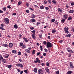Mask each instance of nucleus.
Instances as JSON below:
<instances>
[{
	"label": "nucleus",
	"instance_id": "bf43d9fd",
	"mask_svg": "<svg viewBox=\"0 0 74 74\" xmlns=\"http://www.w3.org/2000/svg\"><path fill=\"white\" fill-rule=\"evenodd\" d=\"M44 3V4H47V1H46V0H45V1H44L43 2Z\"/></svg>",
	"mask_w": 74,
	"mask_h": 74
},
{
	"label": "nucleus",
	"instance_id": "423d86ee",
	"mask_svg": "<svg viewBox=\"0 0 74 74\" xmlns=\"http://www.w3.org/2000/svg\"><path fill=\"white\" fill-rule=\"evenodd\" d=\"M69 16V15L68 14H65V15H63V18L64 19L66 20L67 19V18Z\"/></svg>",
	"mask_w": 74,
	"mask_h": 74
},
{
	"label": "nucleus",
	"instance_id": "72a5a7b5",
	"mask_svg": "<svg viewBox=\"0 0 74 74\" xmlns=\"http://www.w3.org/2000/svg\"><path fill=\"white\" fill-rule=\"evenodd\" d=\"M54 23L56 24V25H59V22H58L57 21H55Z\"/></svg>",
	"mask_w": 74,
	"mask_h": 74
},
{
	"label": "nucleus",
	"instance_id": "c85d7f7f",
	"mask_svg": "<svg viewBox=\"0 0 74 74\" xmlns=\"http://www.w3.org/2000/svg\"><path fill=\"white\" fill-rule=\"evenodd\" d=\"M2 45L3 47H7L8 46V45L6 44H3Z\"/></svg>",
	"mask_w": 74,
	"mask_h": 74
},
{
	"label": "nucleus",
	"instance_id": "393cba45",
	"mask_svg": "<svg viewBox=\"0 0 74 74\" xmlns=\"http://www.w3.org/2000/svg\"><path fill=\"white\" fill-rule=\"evenodd\" d=\"M71 34H69L68 35H66L65 37H71Z\"/></svg>",
	"mask_w": 74,
	"mask_h": 74
},
{
	"label": "nucleus",
	"instance_id": "0e129e2a",
	"mask_svg": "<svg viewBox=\"0 0 74 74\" xmlns=\"http://www.w3.org/2000/svg\"><path fill=\"white\" fill-rule=\"evenodd\" d=\"M71 4L72 5H74V3L73 2H72V3H71Z\"/></svg>",
	"mask_w": 74,
	"mask_h": 74
},
{
	"label": "nucleus",
	"instance_id": "de8ad7c7",
	"mask_svg": "<svg viewBox=\"0 0 74 74\" xmlns=\"http://www.w3.org/2000/svg\"><path fill=\"white\" fill-rule=\"evenodd\" d=\"M44 45H46L47 44V42L46 41H44L43 42Z\"/></svg>",
	"mask_w": 74,
	"mask_h": 74
},
{
	"label": "nucleus",
	"instance_id": "1a4fd4ad",
	"mask_svg": "<svg viewBox=\"0 0 74 74\" xmlns=\"http://www.w3.org/2000/svg\"><path fill=\"white\" fill-rule=\"evenodd\" d=\"M3 59V57L2 56V55L0 56V64H1V60Z\"/></svg>",
	"mask_w": 74,
	"mask_h": 74
},
{
	"label": "nucleus",
	"instance_id": "9d476101",
	"mask_svg": "<svg viewBox=\"0 0 74 74\" xmlns=\"http://www.w3.org/2000/svg\"><path fill=\"white\" fill-rule=\"evenodd\" d=\"M34 62L35 63H37L38 62V63H40V60H36L35 61H34Z\"/></svg>",
	"mask_w": 74,
	"mask_h": 74
},
{
	"label": "nucleus",
	"instance_id": "aec40b11",
	"mask_svg": "<svg viewBox=\"0 0 74 74\" xmlns=\"http://www.w3.org/2000/svg\"><path fill=\"white\" fill-rule=\"evenodd\" d=\"M25 51H26V52H27V53H30V50H28V49H26L25 50Z\"/></svg>",
	"mask_w": 74,
	"mask_h": 74
},
{
	"label": "nucleus",
	"instance_id": "39448f33",
	"mask_svg": "<svg viewBox=\"0 0 74 74\" xmlns=\"http://www.w3.org/2000/svg\"><path fill=\"white\" fill-rule=\"evenodd\" d=\"M16 66L17 67H22V68L23 67V65L20 63L16 64Z\"/></svg>",
	"mask_w": 74,
	"mask_h": 74
},
{
	"label": "nucleus",
	"instance_id": "473e14b6",
	"mask_svg": "<svg viewBox=\"0 0 74 74\" xmlns=\"http://www.w3.org/2000/svg\"><path fill=\"white\" fill-rule=\"evenodd\" d=\"M51 22H54L55 21V18L52 19L51 20Z\"/></svg>",
	"mask_w": 74,
	"mask_h": 74
},
{
	"label": "nucleus",
	"instance_id": "052dcab7",
	"mask_svg": "<svg viewBox=\"0 0 74 74\" xmlns=\"http://www.w3.org/2000/svg\"><path fill=\"white\" fill-rule=\"evenodd\" d=\"M45 8L46 10H49V8L48 7H46Z\"/></svg>",
	"mask_w": 74,
	"mask_h": 74
},
{
	"label": "nucleus",
	"instance_id": "f3484780",
	"mask_svg": "<svg viewBox=\"0 0 74 74\" xmlns=\"http://www.w3.org/2000/svg\"><path fill=\"white\" fill-rule=\"evenodd\" d=\"M72 73V71H69L66 73V74H71Z\"/></svg>",
	"mask_w": 74,
	"mask_h": 74
},
{
	"label": "nucleus",
	"instance_id": "7ed1b4c3",
	"mask_svg": "<svg viewBox=\"0 0 74 74\" xmlns=\"http://www.w3.org/2000/svg\"><path fill=\"white\" fill-rule=\"evenodd\" d=\"M73 63L71 62H69V65L71 69H74V66L73 65Z\"/></svg>",
	"mask_w": 74,
	"mask_h": 74
},
{
	"label": "nucleus",
	"instance_id": "338daca9",
	"mask_svg": "<svg viewBox=\"0 0 74 74\" xmlns=\"http://www.w3.org/2000/svg\"><path fill=\"white\" fill-rule=\"evenodd\" d=\"M19 61H20V62H23V61L21 59H19Z\"/></svg>",
	"mask_w": 74,
	"mask_h": 74
},
{
	"label": "nucleus",
	"instance_id": "f03ea898",
	"mask_svg": "<svg viewBox=\"0 0 74 74\" xmlns=\"http://www.w3.org/2000/svg\"><path fill=\"white\" fill-rule=\"evenodd\" d=\"M53 46V45L51 43V42H48L47 44L46 47L47 48H51Z\"/></svg>",
	"mask_w": 74,
	"mask_h": 74
},
{
	"label": "nucleus",
	"instance_id": "bb28decb",
	"mask_svg": "<svg viewBox=\"0 0 74 74\" xmlns=\"http://www.w3.org/2000/svg\"><path fill=\"white\" fill-rule=\"evenodd\" d=\"M31 22H36V21L34 19H31L30 20Z\"/></svg>",
	"mask_w": 74,
	"mask_h": 74
},
{
	"label": "nucleus",
	"instance_id": "5fc2aeb1",
	"mask_svg": "<svg viewBox=\"0 0 74 74\" xmlns=\"http://www.w3.org/2000/svg\"><path fill=\"white\" fill-rule=\"evenodd\" d=\"M26 5L27 7H29V4L28 3H26Z\"/></svg>",
	"mask_w": 74,
	"mask_h": 74
},
{
	"label": "nucleus",
	"instance_id": "49530a36",
	"mask_svg": "<svg viewBox=\"0 0 74 74\" xmlns=\"http://www.w3.org/2000/svg\"><path fill=\"white\" fill-rule=\"evenodd\" d=\"M44 50L45 51V52H48V49H45Z\"/></svg>",
	"mask_w": 74,
	"mask_h": 74
},
{
	"label": "nucleus",
	"instance_id": "2f4dec72",
	"mask_svg": "<svg viewBox=\"0 0 74 74\" xmlns=\"http://www.w3.org/2000/svg\"><path fill=\"white\" fill-rule=\"evenodd\" d=\"M65 22V19H64V18L62 19L61 20V22L62 23H64Z\"/></svg>",
	"mask_w": 74,
	"mask_h": 74
},
{
	"label": "nucleus",
	"instance_id": "f704fd0d",
	"mask_svg": "<svg viewBox=\"0 0 74 74\" xmlns=\"http://www.w3.org/2000/svg\"><path fill=\"white\" fill-rule=\"evenodd\" d=\"M52 3H53L54 4H56V1L55 0H52Z\"/></svg>",
	"mask_w": 74,
	"mask_h": 74
},
{
	"label": "nucleus",
	"instance_id": "ea45409f",
	"mask_svg": "<svg viewBox=\"0 0 74 74\" xmlns=\"http://www.w3.org/2000/svg\"><path fill=\"white\" fill-rule=\"evenodd\" d=\"M23 43L22 42H21L20 43V47H22L23 46Z\"/></svg>",
	"mask_w": 74,
	"mask_h": 74
},
{
	"label": "nucleus",
	"instance_id": "58836bf2",
	"mask_svg": "<svg viewBox=\"0 0 74 74\" xmlns=\"http://www.w3.org/2000/svg\"><path fill=\"white\" fill-rule=\"evenodd\" d=\"M40 50L42 51H43V48H42V46L40 45Z\"/></svg>",
	"mask_w": 74,
	"mask_h": 74
},
{
	"label": "nucleus",
	"instance_id": "6e6552de",
	"mask_svg": "<svg viewBox=\"0 0 74 74\" xmlns=\"http://www.w3.org/2000/svg\"><path fill=\"white\" fill-rule=\"evenodd\" d=\"M42 72V69H40L38 70V74H40V73H41Z\"/></svg>",
	"mask_w": 74,
	"mask_h": 74
},
{
	"label": "nucleus",
	"instance_id": "ddd939ff",
	"mask_svg": "<svg viewBox=\"0 0 74 74\" xmlns=\"http://www.w3.org/2000/svg\"><path fill=\"white\" fill-rule=\"evenodd\" d=\"M44 7H45V6L43 5H42L40 6V8L41 9V10H42V9H44Z\"/></svg>",
	"mask_w": 74,
	"mask_h": 74
},
{
	"label": "nucleus",
	"instance_id": "4be33fe9",
	"mask_svg": "<svg viewBox=\"0 0 74 74\" xmlns=\"http://www.w3.org/2000/svg\"><path fill=\"white\" fill-rule=\"evenodd\" d=\"M63 11V10L61 9L60 8H58V11L59 12H62V11Z\"/></svg>",
	"mask_w": 74,
	"mask_h": 74
},
{
	"label": "nucleus",
	"instance_id": "3c124183",
	"mask_svg": "<svg viewBox=\"0 0 74 74\" xmlns=\"http://www.w3.org/2000/svg\"><path fill=\"white\" fill-rule=\"evenodd\" d=\"M24 72L25 73H27V69H26L24 71Z\"/></svg>",
	"mask_w": 74,
	"mask_h": 74
},
{
	"label": "nucleus",
	"instance_id": "4d7b16f0",
	"mask_svg": "<svg viewBox=\"0 0 74 74\" xmlns=\"http://www.w3.org/2000/svg\"><path fill=\"white\" fill-rule=\"evenodd\" d=\"M56 72V74H59V71H57Z\"/></svg>",
	"mask_w": 74,
	"mask_h": 74
},
{
	"label": "nucleus",
	"instance_id": "37998d69",
	"mask_svg": "<svg viewBox=\"0 0 74 74\" xmlns=\"http://www.w3.org/2000/svg\"><path fill=\"white\" fill-rule=\"evenodd\" d=\"M41 65L42 66H45V63H42L41 64Z\"/></svg>",
	"mask_w": 74,
	"mask_h": 74
},
{
	"label": "nucleus",
	"instance_id": "69168bd1",
	"mask_svg": "<svg viewBox=\"0 0 74 74\" xmlns=\"http://www.w3.org/2000/svg\"><path fill=\"white\" fill-rule=\"evenodd\" d=\"M26 48V46L23 45V49H24V48Z\"/></svg>",
	"mask_w": 74,
	"mask_h": 74
},
{
	"label": "nucleus",
	"instance_id": "9b49d317",
	"mask_svg": "<svg viewBox=\"0 0 74 74\" xmlns=\"http://www.w3.org/2000/svg\"><path fill=\"white\" fill-rule=\"evenodd\" d=\"M23 39L25 42H28V41H29V40H27V38H25V37H23Z\"/></svg>",
	"mask_w": 74,
	"mask_h": 74
},
{
	"label": "nucleus",
	"instance_id": "864d4df0",
	"mask_svg": "<svg viewBox=\"0 0 74 74\" xmlns=\"http://www.w3.org/2000/svg\"><path fill=\"white\" fill-rule=\"evenodd\" d=\"M26 12H27V13H28V14H29V12H30L28 10H26Z\"/></svg>",
	"mask_w": 74,
	"mask_h": 74
},
{
	"label": "nucleus",
	"instance_id": "20e7f679",
	"mask_svg": "<svg viewBox=\"0 0 74 74\" xmlns=\"http://www.w3.org/2000/svg\"><path fill=\"white\" fill-rule=\"evenodd\" d=\"M65 33H66L67 34H69V29L65 27L64 28Z\"/></svg>",
	"mask_w": 74,
	"mask_h": 74
},
{
	"label": "nucleus",
	"instance_id": "cd10ccee",
	"mask_svg": "<svg viewBox=\"0 0 74 74\" xmlns=\"http://www.w3.org/2000/svg\"><path fill=\"white\" fill-rule=\"evenodd\" d=\"M51 32L52 33L54 34L56 33V30L55 29H53L52 30Z\"/></svg>",
	"mask_w": 74,
	"mask_h": 74
},
{
	"label": "nucleus",
	"instance_id": "4468645a",
	"mask_svg": "<svg viewBox=\"0 0 74 74\" xmlns=\"http://www.w3.org/2000/svg\"><path fill=\"white\" fill-rule=\"evenodd\" d=\"M69 13H70V14H73L74 12V10H69L68 12Z\"/></svg>",
	"mask_w": 74,
	"mask_h": 74
},
{
	"label": "nucleus",
	"instance_id": "2eb2a0df",
	"mask_svg": "<svg viewBox=\"0 0 74 74\" xmlns=\"http://www.w3.org/2000/svg\"><path fill=\"white\" fill-rule=\"evenodd\" d=\"M36 16H35L34 14H32L31 16V18L32 19H34Z\"/></svg>",
	"mask_w": 74,
	"mask_h": 74
},
{
	"label": "nucleus",
	"instance_id": "412c9836",
	"mask_svg": "<svg viewBox=\"0 0 74 74\" xmlns=\"http://www.w3.org/2000/svg\"><path fill=\"white\" fill-rule=\"evenodd\" d=\"M34 71L35 73H37V68H35L34 69Z\"/></svg>",
	"mask_w": 74,
	"mask_h": 74
},
{
	"label": "nucleus",
	"instance_id": "a19ab883",
	"mask_svg": "<svg viewBox=\"0 0 74 74\" xmlns=\"http://www.w3.org/2000/svg\"><path fill=\"white\" fill-rule=\"evenodd\" d=\"M18 54L19 56H20L21 55V51H19L18 53Z\"/></svg>",
	"mask_w": 74,
	"mask_h": 74
},
{
	"label": "nucleus",
	"instance_id": "79ce46f5",
	"mask_svg": "<svg viewBox=\"0 0 74 74\" xmlns=\"http://www.w3.org/2000/svg\"><path fill=\"white\" fill-rule=\"evenodd\" d=\"M63 40H61L59 42L60 44H62L63 43Z\"/></svg>",
	"mask_w": 74,
	"mask_h": 74
},
{
	"label": "nucleus",
	"instance_id": "680f3d73",
	"mask_svg": "<svg viewBox=\"0 0 74 74\" xmlns=\"http://www.w3.org/2000/svg\"><path fill=\"white\" fill-rule=\"evenodd\" d=\"M46 66H49V64L48 62H47Z\"/></svg>",
	"mask_w": 74,
	"mask_h": 74
},
{
	"label": "nucleus",
	"instance_id": "a211bd4d",
	"mask_svg": "<svg viewBox=\"0 0 74 74\" xmlns=\"http://www.w3.org/2000/svg\"><path fill=\"white\" fill-rule=\"evenodd\" d=\"M12 53H14V54H15L16 53V51L15 50H12Z\"/></svg>",
	"mask_w": 74,
	"mask_h": 74
},
{
	"label": "nucleus",
	"instance_id": "774afa93",
	"mask_svg": "<svg viewBox=\"0 0 74 74\" xmlns=\"http://www.w3.org/2000/svg\"><path fill=\"white\" fill-rule=\"evenodd\" d=\"M7 8H9V9L11 8V7L10 6V5H8V6H7Z\"/></svg>",
	"mask_w": 74,
	"mask_h": 74
},
{
	"label": "nucleus",
	"instance_id": "a878e982",
	"mask_svg": "<svg viewBox=\"0 0 74 74\" xmlns=\"http://www.w3.org/2000/svg\"><path fill=\"white\" fill-rule=\"evenodd\" d=\"M18 6L20 5H21V4H22V2H21V1H19L18 2Z\"/></svg>",
	"mask_w": 74,
	"mask_h": 74
},
{
	"label": "nucleus",
	"instance_id": "6ab92c4d",
	"mask_svg": "<svg viewBox=\"0 0 74 74\" xmlns=\"http://www.w3.org/2000/svg\"><path fill=\"white\" fill-rule=\"evenodd\" d=\"M2 62L3 63H7V61L5 59H2Z\"/></svg>",
	"mask_w": 74,
	"mask_h": 74
},
{
	"label": "nucleus",
	"instance_id": "4c0bfd02",
	"mask_svg": "<svg viewBox=\"0 0 74 74\" xmlns=\"http://www.w3.org/2000/svg\"><path fill=\"white\" fill-rule=\"evenodd\" d=\"M29 29H30L31 30H33L34 28L33 27H29Z\"/></svg>",
	"mask_w": 74,
	"mask_h": 74
},
{
	"label": "nucleus",
	"instance_id": "09e8293b",
	"mask_svg": "<svg viewBox=\"0 0 74 74\" xmlns=\"http://www.w3.org/2000/svg\"><path fill=\"white\" fill-rule=\"evenodd\" d=\"M45 70L47 72H48V71H49V69H48V68H47V69H45Z\"/></svg>",
	"mask_w": 74,
	"mask_h": 74
},
{
	"label": "nucleus",
	"instance_id": "f8f14e48",
	"mask_svg": "<svg viewBox=\"0 0 74 74\" xmlns=\"http://www.w3.org/2000/svg\"><path fill=\"white\" fill-rule=\"evenodd\" d=\"M9 47L10 48H12L13 47V44L12 43H10L9 44Z\"/></svg>",
	"mask_w": 74,
	"mask_h": 74
},
{
	"label": "nucleus",
	"instance_id": "c03bdc74",
	"mask_svg": "<svg viewBox=\"0 0 74 74\" xmlns=\"http://www.w3.org/2000/svg\"><path fill=\"white\" fill-rule=\"evenodd\" d=\"M1 28H3L4 27V25L3 24H1Z\"/></svg>",
	"mask_w": 74,
	"mask_h": 74
},
{
	"label": "nucleus",
	"instance_id": "7c9ffc66",
	"mask_svg": "<svg viewBox=\"0 0 74 74\" xmlns=\"http://www.w3.org/2000/svg\"><path fill=\"white\" fill-rule=\"evenodd\" d=\"M35 53H36V50H34L32 51V55H34L35 54Z\"/></svg>",
	"mask_w": 74,
	"mask_h": 74
},
{
	"label": "nucleus",
	"instance_id": "b1692460",
	"mask_svg": "<svg viewBox=\"0 0 74 74\" xmlns=\"http://www.w3.org/2000/svg\"><path fill=\"white\" fill-rule=\"evenodd\" d=\"M7 66L8 69H11V67H12V65H7Z\"/></svg>",
	"mask_w": 74,
	"mask_h": 74
},
{
	"label": "nucleus",
	"instance_id": "dca6fc26",
	"mask_svg": "<svg viewBox=\"0 0 74 74\" xmlns=\"http://www.w3.org/2000/svg\"><path fill=\"white\" fill-rule=\"evenodd\" d=\"M32 37L34 38V39H35V38H36V35H35V34H33L32 35Z\"/></svg>",
	"mask_w": 74,
	"mask_h": 74
},
{
	"label": "nucleus",
	"instance_id": "c9c22d12",
	"mask_svg": "<svg viewBox=\"0 0 74 74\" xmlns=\"http://www.w3.org/2000/svg\"><path fill=\"white\" fill-rule=\"evenodd\" d=\"M31 32L32 33H33V34H36V30H33L32 31H31Z\"/></svg>",
	"mask_w": 74,
	"mask_h": 74
},
{
	"label": "nucleus",
	"instance_id": "a18cd8bd",
	"mask_svg": "<svg viewBox=\"0 0 74 74\" xmlns=\"http://www.w3.org/2000/svg\"><path fill=\"white\" fill-rule=\"evenodd\" d=\"M9 56H10L9 55H8V56H5L4 57L5 58V59H7V58H8V57Z\"/></svg>",
	"mask_w": 74,
	"mask_h": 74
},
{
	"label": "nucleus",
	"instance_id": "603ef678",
	"mask_svg": "<svg viewBox=\"0 0 74 74\" xmlns=\"http://www.w3.org/2000/svg\"><path fill=\"white\" fill-rule=\"evenodd\" d=\"M68 56H69L68 57H69V58H70V57L71 56V53H69L68 55Z\"/></svg>",
	"mask_w": 74,
	"mask_h": 74
},
{
	"label": "nucleus",
	"instance_id": "8fccbe9b",
	"mask_svg": "<svg viewBox=\"0 0 74 74\" xmlns=\"http://www.w3.org/2000/svg\"><path fill=\"white\" fill-rule=\"evenodd\" d=\"M40 54H41V53H40V52H39L37 53V56H38L39 55H40Z\"/></svg>",
	"mask_w": 74,
	"mask_h": 74
},
{
	"label": "nucleus",
	"instance_id": "f257e3e1",
	"mask_svg": "<svg viewBox=\"0 0 74 74\" xmlns=\"http://www.w3.org/2000/svg\"><path fill=\"white\" fill-rule=\"evenodd\" d=\"M4 22L5 23V24L6 25H8L10 22V21H9V19L7 18H5L3 19Z\"/></svg>",
	"mask_w": 74,
	"mask_h": 74
},
{
	"label": "nucleus",
	"instance_id": "c756f323",
	"mask_svg": "<svg viewBox=\"0 0 74 74\" xmlns=\"http://www.w3.org/2000/svg\"><path fill=\"white\" fill-rule=\"evenodd\" d=\"M3 11L5 12L6 11V10H7V8L5 7H4L3 8Z\"/></svg>",
	"mask_w": 74,
	"mask_h": 74
},
{
	"label": "nucleus",
	"instance_id": "6e6d98bb",
	"mask_svg": "<svg viewBox=\"0 0 74 74\" xmlns=\"http://www.w3.org/2000/svg\"><path fill=\"white\" fill-rule=\"evenodd\" d=\"M43 55L44 56H46V53H43Z\"/></svg>",
	"mask_w": 74,
	"mask_h": 74
},
{
	"label": "nucleus",
	"instance_id": "e433bc0d",
	"mask_svg": "<svg viewBox=\"0 0 74 74\" xmlns=\"http://www.w3.org/2000/svg\"><path fill=\"white\" fill-rule=\"evenodd\" d=\"M72 19V17L71 16H70L69 17V18H68V20H71Z\"/></svg>",
	"mask_w": 74,
	"mask_h": 74
},
{
	"label": "nucleus",
	"instance_id": "5701e85b",
	"mask_svg": "<svg viewBox=\"0 0 74 74\" xmlns=\"http://www.w3.org/2000/svg\"><path fill=\"white\" fill-rule=\"evenodd\" d=\"M68 52H69L70 53H74V52H73L72 50L69 49V50H68Z\"/></svg>",
	"mask_w": 74,
	"mask_h": 74
},
{
	"label": "nucleus",
	"instance_id": "e2e57ef3",
	"mask_svg": "<svg viewBox=\"0 0 74 74\" xmlns=\"http://www.w3.org/2000/svg\"><path fill=\"white\" fill-rule=\"evenodd\" d=\"M41 24V23L39 22H37L36 23V25H40Z\"/></svg>",
	"mask_w": 74,
	"mask_h": 74
},
{
	"label": "nucleus",
	"instance_id": "0eeeda50",
	"mask_svg": "<svg viewBox=\"0 0 74 74\" xmlns=\"http://www.w3.org/2000/svg\"><path fill=\"white\" fill-rule=\"evenodd\" d=\"M14 27L16 29H17L19 27H18L17 24H15L14 25Z\"/></svg>",
	"mask_w": 74,
	"mask_h": 74
},
{
	"label": "nucleus",
	"instance_id": "13d9d810",
	"mask_svg": "<svg viewBox=\"0 0 74 74\" xmlns=\"http://www.w3.org/2000/svg\"><path fill=\"white\" fill-rule=\"evenodd\" d=\"M47 1L49 2V4H51V0H47Z\"/></svg>",
	"mask_w": 74,
	"mask_h": 74
}]
</instances>
